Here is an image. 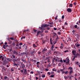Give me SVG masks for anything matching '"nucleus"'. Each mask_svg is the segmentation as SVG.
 Instances as JSON below:
<instances>
[{
  "label": "nucleus",
  "instance_id": "nucleus-29",
  "mask_svg": "<svg viewBox=\"0 0 80 80\" xmlns=\"http://www.w3.org/2000/svg\"><path fill=\"white\" fill-rule=\"evenodd\" d=\"M21 60L22 61V62H24V63H25V60H24V59H21Z\"/></svg>",
  "mask_w": 80,
  "mask_h": 80
},
{
  "label": "nucleus",
  "instance_id": "nucleus-17",
  "mask_svg": "<svg viewBox=\"0 0 80 80\" xmlns=\"http://www.w3.org/2000/svg\"><path fill=\"white\" fill-rule=\"evenodd\" d=\"M2 72L3 71V70H5H5H6L5 69V67H4L3 66H2Z\"/></svg>",
  "mask_w": 80,
  "mask_h": 80
},
{
  "label": "nucleus",
  "instance_id": "nucleus-42",
  "mask_svg": "<svg viewBox=\"0 0 80 80\" xmlns=\"http://www.w3.org/2000/svg\"><path fill=\"white\" fill-rule=\"evenodd\" d=\"M72 47H74V48H75V46L73 45H71Z\"/></svg>",
  "mask_w": 80,
  "mask_h": 80
},
{
  "label": "nucleus",
  "instance_id": "nucleus-13",
  "mask_svg": "<svg viewBox=\"0 0 80 80\" xmlns=\"http://www.w3.org/2000/svg\"><path fill=\"white\" fill-rule=\"evenodd\" d=\"M7 58H5V59H4V60L3 61L4 63H7L8 62V61H7Z\"/></svg>",
  "mask_w": 80,
  "mask_h": 80
},
{
  "label": "nucleus",
  "instance_id": "nucleus-33",
  "mask_svg": "<svg viewBox=\"0 0 80 80\" xmlns=\"http://www.w3.org/2000/svg\"><path fill=\"white\" fill-rule=\"evenodd\" d=\"M50 77H51V78H53V77H54V75H51Z\"/></svg>",
  "mask_w": 80,
  "mask_h": 80
},
{
  "label": "nucleus",
  "instance_id": "nucleus-18",
  "mask_svg": "<svg viewBox=\"0 0 80 80\" xmlns=\"http://www.w3.org/2000/svg\"><path fill=\"white\" fill-rule=\"evenodd\" d=\"M75 45L76 47H80V44H79V43H78V44H75Z\"/></svg>",
  "mask_w": 80,
  "mask_h": 80
},
{
  "label": "nucleus",
  "instance_id": "nucleus-30",
  "mask_svg": "<svg viewBox=\"0 0 80 80\" xmlns=\"http://www.w3.org/2000/svg\"><path fill=\"white\" fill-rule=\"evenodd\" d=\"M63 47V46H60V48H61V49H62Z\"/></svg>",
  "mask_w": 80,
  "mask_h": 80
},
{
  "label": "nucleus",
  "instance_id": "nucleus-10",
  "mask_svg": "<svg viewBox=\"0 0 80 80\" xmlns=\"http://www.w3.org/2000/svg\"><path fill=\"white\" fill-rule=\"evenodd\" d=\"M10 58H12V59H13V58H15V56L14 55L12 54L10 56Z\"/></svg>",
  "mask_w": 80,
  "mask_h": 80
},
{
  "label": "nucleus",
  "instance_id": "nucleus-11",
  "mask_svg": "<svg viewBox=\"0 0 80 80\" xmlns=\"http://www.w3.org/2000/svg\"><path fill=\"white\" fill-rule=\"evenodd\" d=\"M23 70H24V72L25 75H27V69H24V68L23 69Z\"/></svg>",
  "mask_w": 80,
  "mask_h": 80
},
{
  "label": "nucleus",
  "instance_id": "nucleus-52",
  "mask_svg": "<svg viewBox=\"0 0 80 80\" xmlns=\"http://www.w3.org/2000/svg\"><path fill=\"white\" fill-rule=\"evenodd\" d=\"M63 70H65V68H64L63 69H60V72H63Z\"/></svg>",
  "mask_w": 80,
  "mask_h": 80
},
{
  "label": "nucleus",
  "instance_id": "nucleus-44",
  "mask_svg": "<svg viewBox=\"0 0 80 80\" xmlns=\"http://www.w3.org/2000/svg\"><path fill=\"white\" fill-rule=\"evenodd\" d=\"M39 63H40V62H37V63H36V64L37 65H38V64H39Z\"/></svg>",
  "mask_w": 80,
  "mask_h": 80
},
{
  "label": "nucleus",
  "instance_id": "nucleus-32",
  "mask_svg": "<svg viewBox=\"0 0 80 80\" xmlns=\"http://www.w3.org/2000/svg\"><path fill=\"white\" fill-rule=\"evenodd\" d=\"M68 71H67L66 72H65V74H68Z\"/></svg>",
  "mask_w": 80,
  "mask_h": 80
},
{
  "label": "nucleus",
  "instance_id": "nucleus-63",
  "mask_svg": "<svg viewBox=\"0 0 80 80\" xmlns=\"http://www.w3.org/2000/svg\"><path fill=\"white\" fill-rule=\"evenodd\" d=\"M75 58H72V61H73V60H75Z\"/></svg>",
  "mask_w": 80,
  "mask_h": 80
},
{
  "label": "nucleus",
  "instance_id": "nucleus-55",
  "mask_svg": "<svg viewBox=\"0 0 80 80\" xmlns=\"http://www.w3.org/2000/svg\"><path fill=\"white\" fill-rule=\"evenodd\" d=\"M33 30H34V32H35V33H36V32H37V30H36L35 29H33Z\"/></svg>",
  "mask_w": 80,
  "mask_h": 80
},
{
  "label": "nucleus",
  "instance_id": "nucleus-41",
  "mask_svg": "<svg viewBox=\"0 0 80 80\" xmlns=\"http://www.w3.org/2000/svg\"><path fill=\"white\" fill-rule=\"evenodd\" d=\"M41 53H42V52H38V55H40V54H41Z\"/></svg>",
  "mask_w": 80,
  "mask_h": 80
},
{
  "label": "nucleus",
  "instance_id": "nucleus-20",
  "mask_svg": "<svg viewBox=\"0 0 80 80\" xmlns=\"http://www.w3.org/2000/svg\"><path fill=\"white\" fill-rule=\"evenodd\" d=\"M33 47L34 48H36V47H37V46H36L35 44H34L33 45Z\"/></svg>",
  "mask_w": 80,
  "mask_h": 80
},
{
  "label": "nucleus",
  "instance_id": "nucleus-3",
  "mask_svg": "<svg viewBox=\"0 0 80 80\" xmlns=\"http://www.w3.org/2000/svg\"><path fill=\"white\" fill-rule=\"evenodd\" d=\"M55 42H54V43L52 45V46H51V49L52 51H55V50H57L55 49Z\"/></svg>",
  "mask_w": 80,
  "mask_h": 80
},
{
  "label": "nucleus",
  "instance_id": "nucleus-36",
  "mask_svg": "<svg viewBox=\"0 0 80 80\" xmlns=\"http://www.w3.org/2000/svg\"><path fill=\"white\" fill-rule=\"evenodd\" d=\"M78 27V26H77V25H75L74 26V28H77Z\"/></svg>",
  "mask_w": 80,
  "mask_h": 80
},
{
  "label": "nucleus",
  "instance_id": "nucleus-27",
  "mask_svg": "<svg viewBox=\"0 0 80 80\" xmlns=\"http://www.w3.org/2000/svg\"><path fill=\"white\" fill-rule=\"evenodd\" d=\"M40 32H41V31H40L37 32V34H38V35H39L40 33Z\"/></svg>",
  "mask_w": 80,
  "mask_h": 80
},
{
  "label": "nucleus",
  "instance_id": "nucleus-19",
  "mask_svg": "<svg viewBox=\"0 0 80 80\" xmlns=\"http://www.w3.org/2000/svg\"><path fill=\"white\" fill-rule=\"evenodd\" d=\"M70 61H67V62H66V65H69L70 64Z\"/></svg>",
  "mask_w": 80,
  "mask_h": 80
},
{
  "label": "nucleus",
  "instance_id": "nucleus-25",
  "mask_svg": "<svg viewBox=\"0 0 80 80\" xmlns=\"http://www.w3.org/2000/svg\"><path fill=\"white\" fill-rule=\"evenodd\" d=\"M72 72H73V70H71L70 71V75H72Z\"/></svg>",
  "mask_w": 80,
  "mask_h": 80
},
{
  "label": "nucleus",
  "instance_id": "nucleus-1",
  "mask_svg": "<svg viewBox=\"0 0 80 80\" xmlns=\"http://www.w3.org/2000/svg\"><path fill=\"white\" fill-rule=\"evenodd\" d=\"M59 59V58H58V57L53 58V60L52 61V63H54V62H57L58 60Z\"/></svg>",
  "mask_w": 80,
  "mask_h": 80
},
{
  "label": "nucleus",
  "instance_id": "nucleus-2",
  "mask_svg": "<svg viewBox=\"0 0 80 80\" xmlns=\"http://www.w3.org/2000/svg\"><path fill=\"white\" fill-rule=\"evenodd\" d=\"M55 42H54V43L52 45V46H51V49L52 51H55V50H57L55 49Z\"/></svg>",
  "mask_w": 80,
  "mask_h": 80
},
{
  "label": "nucleus",
  "instance_id": "nucleus-37",
  "mask_svg": "<svg viewBox=\"0 0 80 80\" xmlns=\"http://www.w3.org/2000/svg\"><path fill=\"white\" fill-rule=\"evenodd\" d=\"M68 77L71 79V80H72V77L71 76H68Z\"/></svg>",
  "mask_w": 80,
  "mask_h": 80
},
{
  "label": "nucleus",
  "instance_id": "nucleus-5",
  "mask_svg": "<svg viewBox=\"0 0 80 80\" xmlns=\"http://www.w3.org/2000/svg\"><path fill=\"white\" fill-rule=\"evenodd\" d=\"M21 54L22 56H23L24 57H25V56H27V53L25 52H23L22 53H21Z\"/></svg>",
  "mask_w": 80,
  "mask_h": 80
},
{
  "label": "nucleus",
  "instance_id": "nucleus-16",
  "mask_svg": "<svg viewBox=\"0 0 80 80\" xmlns=\"http://www.w3.org/2000/svg\"><path fill=\"white\" fill-rule=\"evenodd\" d=\"M21 65H22V68H23L25 67V65L23 63V62H21Z\"/></svg>",
  "mask_w": 80,
  "mask_h": 80
},
{
  "label": "nucleus",
  "instance_id": "nucleus-24",
  "mask_svg": "<svg viewBox=\"0 0 80 80\" xmlns=\"http://www.w3.org/2000/svg\"><path fill=\"white\" fill-rule=\"evenodd\" d=\"M66 62H67V61H70V60H69V58L68 57L66 58Z\"/></svg>",
  "mask_w": 80,
  "mask_h": 80
},
{
  "label": "nucleus",
  "instance_id": "nucleus-60",
  "mask_svg": "<svg viewBox=\"0 0 80 80\" xmlns=\"http://www.w3.org/2000/svg\"><path fill=\"white\" fill-rule=\"evenodd\" d=\"M48 75H50V72H48Z\"/></svg>",
  "mask_w": 80,
  "mask_h": 80
},
{
  "label": "nucleus",
  "instance_id": "nucleus-57",
  "mask_svg": "<svg viewBox=\"0 0 80 80\" xmlns=\"http://www.w3.org/2000/svg\"><path fill=\"white\" fill-rule=\"evenodd\" d=\"M50 28H47V30H50Z\"/></svg>",
  "mask_w": 80,
  "mask_h": 80
},
{
  "label": "nucleus",
  "instance_id": "nucleus-22",
  "mask_svg": "<svg viewBox=\"0 0 80 80\" xmlns=\"http://www.w3.org/2000/svg\"><path fill=\"white\" fill-rule=\"evenodd\" d=\"M50 44H51V45H52V44H53V42H52V38H50Z\"/></svg>",
  "mask_w": 80,
  "mask_h": 80
},
{
  "label": "nucleus",
  "instance_id": "nucleus-12",
  "mask_svg": "<svg viewBox=\"0 0 80 80\" xmlns=\"http://www.w3.org/2000/svg\"><path fill=\"white\" fill-rule=\"evenodd\" d=\"M46 60H47L48 59V62H50V57H48V58L46 57Z\"/></svg>",
  "mask_w": 80,
  "mask_h": 80
},
{
  "label": "nucleus",
  "instance_id": "nucleus-49",
  "mask_svg": "<svg viewBox=\"0 0 80 80\" xmlns=\"http://www.w3.org/2000/svg\"><path fill=\"white\" fill-rule=\"evenodd\" d=\"M60 62H61L62 63H63V60H62V59L60 60Z\"/></svg>",
  "mask_w": 80,
  "mask_h": 80
},
{
  "label": "nucleus",
  "instance_id": "nucleus-31",
  "mask_svg": "<svg viewBox=\"0 0 80 80\" xmlns=\"http://www.w3.org/2000/svg\"><path fill=\"white\" fill-rule=\"evenodd\" d=\"M43 75V74H42V78H45V75Z\"/></svg>",
  "mask_w": 80,
  "mask_h": 80
},
{
  "label": "nucleus",
  "instance_id": "nucleus-62",
  "mask_svg": "<svg viewBox=\"0 0 80 80\" xmlns=\"http://www.w3.org/2000/svg\"><path fill=\"white\" fill-rule=\"evenodd\" d=\"M75 55V56H74V58H77V56H76V55Z\"/></svg>",
  "mask_w": 80,
  "mask_h": 80
},
{
  "label": "nucleus",
  "instance_id": "nucleus-40",
  "mask_svg": "<svg viewBox=\"0 0 80 80\" xmlns=\"http://www.w3.org/2000/svg\"><path fill=\"white\" fill-rule=\"evenodd\" d=\"M69 52V51L68 50H67L66 51H65L64 52V53H66V52Z\"/></svg>",
  "mask_w": 80,
  "mask_h": 80
},
{
  "label": "nucleus",
  "instance_id": "nucleus-28",
  "mask_svg": "<svg viewBox=\"0 0 80 80\" xmlns=\"http://www.w3.org/2000/svg\"><path fill=\"white\" fill-rule=\"evenodd\" d=\"M72 70L73 69V68H71V67H70L68 68V70Z\"/></svg>",
  "mask_w": 80,
  "mask_h": 80
},
{
  "label": "nucleus",
  "instance_id": "nucleus-6",
  "mask_svg": "<svg viewBox=\"0 0 80 80\" xmlns=\"http://www.w3.org/2000/svg\"><path fill=\"white\" fill-rule=\"evenodd\" d=\"M11 60L13 62H14V63H15V62H18V59H11Z\"/></svg>",
  "mask_w": 80,
  "mask_h": 80
},
{
  "label": "nucleus",
  "instance_id": "nucleus-56",
  "mask_svg": "<svg viewBox=\"0 0 80 80\" xmlns=\"http://www.w3.org/2000/svg\"><path fill=\"white\" fill-rule=\"evenodd\" d=\"M57 28H54V30H57Z\"/></svg>",
  "mask_w": 80,
  "mask_h": 80
},
{
  "label": "nucleus",
  "instance_id": "nucleus-15",
  "mask_svg": "<svg viewBox=\"0 0 80 80\" xmlns=\"http://www.w3.org/2000/svg\"><path fill=\"white\" fill-rule=\"evenodd\" d=\"M51 53H52V51H49L47 53L48 55H51Z\"/></svg>",
  "mask_w": 80,
  "mask_h": 80
},
{
  "label": "nucleus",
  "instance_id": "nucleus-46",
  "mask_svg": "<svg viewBox=\"0 0 80 80\" xmlns=\"http://www.w3.org/2000/svg\"><path fill=\"white\" fill-rule=\"evenodd\" d=\"M58 35H61V32H58Z\"/></svg>",
  "mask_w": 80,
  "mask_h": 80
},
{
  "label": "nucleus",
  "instance_id": "nucleus-58",
  "mask_svg": "<svg viewBox=\"0 0 80 80\" xmlns=\"http://www.w3.org/2000/svg\"><path fill=\"white\" fill-rule=\"evenodd\" d=\"M63 62H64L65 63V62H66L67 61L66 60H63Z\"/></svg>",
  "mask_w": 80,
  "mask_h": 80
},
{
  "label": "nucleus",
  "instance_id": "nucleus-21",
  "mask_svg": "<svg viewBox=\"0 0 80 80\" xmlns=\"http://www.w3.org/2000/svg\"><path fill=\"white\" fill-rule=\"evenodd\" d=\"M36 53V52H35V50H32L31 51V53Z\"/></svg>",
  "mask_w": 80,
  "mask_h": 80
},
{
  "label": "nucleus",
  "instance_id": "nucleus-7",
  "mask_svg": "<svg viewBox=\"0 0 80 80\" xmlns=\"http://www.w3.org/2000/svg\"><path fill=\"white\" fill-rule=\"evenodd\" d=\"M47 49L46 48H44L42 51V53H45V52H47Z\"/></svg>",
  "mask_w": 80,
  "mask_h": 80
},
{
  "label": "nucleus",
  "instance_id": "nucleus-50",
  "mask_svg": "<svg viewBox=\"0 0 80 80\" xmlns=\"http://www.w3.org/2000/svg\"><path fill=\"white\" fill-rule=\"evenodd\" d=\"M58 36H57V38L56 39V40H58Z\"/></svg>",
  "mask_w": 80,
  "mask_h": 80
},
{
  "label": "nucleus",
  "instance_id": "nucleus-59",
  "mask_svg": "<svg viewBox=\"0 0 80 80\" xmlns=\"http://www.w3.org/2000/svg\"><path fill=\"white\" fill-rule=\"evenodd\" d=\"M10 39H11V40H14V38H10Z\"/></svg>",
  "mask_w": 80,
  "mask_h": 80
},
{
  "label": "nucleus",
  "instance_id": "nucleus-9",
  "mask_svg": "<svg viewBox=\"0 0 80 80\" xmlns=\"http://www.w3.org/2000/svg\"><path fill=\"white\" fill-rule=\"evenodd\" d=\"M72 53L73 55H76V53L77 52L75 50H72Z\"/></svg>",
  "mask_w": 80,
  "mask_h": 80
},
{
  "label": "nucleus",
  "instance_id": "nucleus-48",
  "mask_svg": "<svg viewBox=\"0 0 80 80\" xmlns=\"http://www.w3.org/2000/svg\"><path fill=\"white\" fill-rule=\"evenodd\" d=\"M14 66H17V64L16 63H15V62H14Z\"/></svg>",
  "mask_w": 80,
  "mask_h": 80
},
{
  "label": "nucleus",
  "instance_id": "nucleus-51",
  "mask_svg": "<svg viewBox=\"0 0 80 80\" xmlns=\"http://www.w3.org/2000/svg\"><path fill=\"white\" fill-rule=\"evenodd\" d=\"M19 45L20 46L21 45H22V43L20 42V43H19Z\"/></svg>",
  "mask_w": 80,
  "mask_h": 80
},
{
  "label": "nucleus",
  "instance_id": "nucleus-38",
  "mask_svg": "<svg viewBox=\"0 0 80 80\" xmlns=\"http://www.w3.org/2000/svg\"><path fill=\"white\" fill-rule=\"evenodd\" d=\"M54 48H55V50H57V48H58V47H54V48L53 49H54Z\"/></svg>",
  "mask_w": 80,
  "mask_h": 80
},
{
  "label": "nucleus",
  "instance_id": "nucleus-4",
  "mask_svg": "<svg viewBox=\"0 0 80 80\" xmlns=\"http://www.w3.org/2000/svg\"><path fill=\"white\" fill-rule=\"evenodd\" d=\"M48 26H50V27H52V25H47V24H44L42 26V27H48Z\"/></svg>",
  "mask_w": 80,
  "mask_h": 80
},
{
  "label": "nucleus",
  "instance_id": "nucleus-14",
  "mask_svg": "<svg viewBox=\"0 0 80 80\" xmlns=\"http://www.w3.org/2000/svg\"><path fill=\"white\" fill-rule=\"evenodd\" d=\"M13 54H15L16 55H17V54H18V52L16 51H14V52H13Z\"/></svg>",
  "mask_w": 80,
  "mask_h": 80
},
{
  "label": "nucleus",
  "instance_id": "nucleus-34",
  "mask_svg": "<svg viewBox=\"0 0 80 80\" xmlns=\"http://www.w3.org/2000/svg\"><path fill=\"white\" fill-rule=\"evenodd\" d=\"M52 71H57V69H55V68H54L52 69Z\"/></svg>",
  "mask_w": 80,
  "mask_h": 80
},
{
  "label": "nucleus",
  "instance_id": "nucleus-61",
  "mask_svg": "<svg viewBox=\"0 0 80 80\" xmlns=\"http://www.w3.org/2000/svg\"><path fill=\"white\" fill-rule=\"evenodd\" d=\"M65 73V72L64 71H63L62 72V74H63V73Z\"/></svg>",
  "mask_w": 80,
  "mask_h": 80
},
{
  "label": "nucleus",
  "instance_id": "nucleus-43",
  "mask_svg": "<svg viewBox=\"0 0 80 80\" xmlns=\"http://www.w3.org/2000/svg\"><path fill=\"white\" fill-rule=\"evenodd\" d=\"M65 18V16H64V15H62V19H63V18Z\"/></svg>",
  "mask_w": 80,
  "mask_h": 80
},
{
  "label": "nucleus",
  "instance_id": "nucleus-23",
  "mask_svg": "<svg viewBox=\"0 0 80 80\" xmlns=\"http://www.w3.org/2000/svg\"><path fill=\"white\" fill-rule=\"evenodd\" d=\"M6 46H7V47H8V45H4L3 46V48H4V49H5L6 48V47H6Z\"/></svg>",
  "mask_w": 80,
  "mask_h": 80
},
{
  "label": "nucleus",
  "instance_id": "nucleus-54",
  "mask_svg": "<svg viewBox=\"0 0 80 80\" xmlns=\"http://www.w3.org/2000/svg\"><path fill=\"white\" fill-rule=\"evenodd\" d=\"M57 72H58V73H60V70H58Z\"/></svg>",
  "mask_w": 80,
  "mask_h": 80
},
{
  "label": "nucleus",
  "instance_id": "nucleus-53",
  "mask_svg": "<svg viewBox=\"0 0 80 80\" xmlns=\"http://www.w3.org/2000/svg\"><path fill=\"white\" fill-rule=\"evenodd\" d=\"M79 37H80V36L79 35H77V38H79Z\"/></svg>",
  "mask_w": 80,
  "mask_h": 80
},
{
  "label": "nucleus",
  "instance_id": "nucleus-39",
  "mask_svg": "<svg viewBox=\"0 0 80 80\" xmlns=\"http://www.w3.org/2000/svg\"><path fill=\"white\" fill-rule=\"evenodd\" d=\"M73 5H74V6H75V5H77V2H74L73 3Z\"/></svg>",
  "mask_w": 80,
  "mask_h": 80
},
{
  "label": "nucleus",
  "instance_id": "nucleus-8",
  "mask_svg": "<svg viewBox=\"0 0 80 80\" xmlns=\"http://www.w3.org/2000/svg\"><path fill=\"white\" fill-rule=\"evenodd\" d=\"M67 11L69 13H70V12H72V9L71 8H68L67 9Z\"/></svg>",
  "mask_w": 80,
  "mask_h": 80
},
{
  "label": "nucleus",
  "instance_id": "nucleus-64",
  "mask_svg": "<svg viewBox=\"0 0 80 80\" xmlns=\"http://www.w3.org/2000/svg\"><path fill=\"white\" fill-rule=\"evenodd\" d=\"M53 73H54V72H51V74H53Z\"/></svg>",
  "mask_w": 80,
  "mask_h": 80
},
{
  "label": "nucleus",
  "instance_id": "nucleus-35",
  "mask_svg": "<svg viewBox=\"0 0 80 80\" xmlns=\"http://www.w3.org/2000/svg\"><path fill=\"white\" fill-rule=\"evenodd\" d=\"M7 78H8L7 76H4V79H5V80H6Z\"/></svg>",
  "mask_w": 80,
  "mask_h": 80
},
{
  "label": "nucleus",
  "instance_id": "nucleus-47",
  "mask_svg": "<svg viewBox=\"0 0 80 80\" xmlns=\"http://www.w3.org/2000/svg\"><path fill=\"white\" fill-rule=\"evenodd\" d=\"M68 77H67V76H65V77H64V78L65 79H68Z\"/></svg>",
  "mask_w": 80,
  "mask_h": 80
},
{
  "label": "nucleus",
  "instance_id": "nucleus-26",
  "mask_svg": "<svg viewBox=\"0 0 80 80\" xmlns=\"http://www.w3.org/2000/svg\"><path fill=\"white\" fill-rule=\"evenodd\" d=\"M70 7H73V4L72 3H71L69 5Z\"/></svg>",
  "mask_w": 80,
  "mask_h": 80
},
{
  "label": "nucleus",
  "instance_id": "nucleus-45",
  "mask_svg": "<svg viewBox=\"0 0 80 80\" xmlns=\"http://www.w3.org/2000/svg\"><path fill=\"white\" fill-rule=\"evenodd\" d=\"M64 25H68V23H67V22H65L64 23Z\"/></svg>",
  "mask_w": 80,
  "mask_h": 80
}]
</instances>
